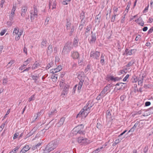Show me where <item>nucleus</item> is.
<instances>
[{"instance_id": "2", "label": "nucleus", "mask_w": 153, "mask_h": 153, "mask_svg": "<svg viewBox=\"0 0 153 153\" xmlns=\"http://www.w3.org/2000/svg\"><path fill=\"white\" fill-rule=\"evenodd\" d=\"M84 126L82 124L79 125L73 129V134L75 135L84 134L85 131L84 129Z\"/></svg>"}, {"instance_id": "33", "label": "nucleus", "mask_w": 153, "mask_h": 153, "mask_svg": "<svg viewBox=\"0 0 153 153\" xmlns=\"http://www.w3.org/2000/svg\"><path fill=\"white\" fill-rule=\"evenodd\" d=\"M137 80H138V79L135 76H133L131 79V81L133 82H136Z\"/></svg>"}, {"instance_id": "24", "label": "nucleus", "mask_w": 153, "mask_h": 153, "mask_svg": "<svg viewBox=\"0 0 153 153\" xmlns=\"http://www.w3.org/2000/svg\"><path fill=\"white\" fill-rule=\"evenodd\" d=\"M124 54L127 55H130L132 54V53L130 50H129L128 49H126L125 51V52L124 53Z\"/></svg>"}, {"instance_id": "7", "label": "nucleus", "mask_w": 153, "mask_h": 153, "mask_svg": "<svg viewBox=\"0 0 153 153\" xmlns=\"http://www.w3.org/2000/svg\"><path fill=\"white\" fill-rule=\"evenodd\" d=\"M34 14H33V11H31L30 12V19L31 20L34 19L35 18H37L38 16V10L36 7L35 6L33 7Z\"/></svg>"}, {"instance_id": "59", "label": "nucleus", "mask_w": 153, "mask_h": 153, "mask_svg": "<svg viewBox=\"0 0 153 153\" xmlns=\"http://www.w3.org/2000/svg\"><path fill=\"white\" fill-rule=\"evenodd\" d=\"M6 30H2L1 32L0 33V34L1 36H3L4 35L5 33L6 32Z\"/></svg>"}, {"instance_id": "32", "label": "nucleus", "mask_w": 153, "mask_h": 153, "mask_svg": "<svg viewBox=\"0 0 153 153\" xmlns=\"http://www.w3.org/2000/svg\"><path fill=\"white\" fill-rule=\"evenodd\" d=\"M111 114L109 109L108 110L106 111V117L109 118L111 117Z\"/></svg>"}, {"instance_id": "57", "label": "nucleus", "mask_w": 153, "mask_h": 153, "mask_svg": "<svg viewBox=\"0 0 153 153\" xmlns=\"http://www.w3.org/2000/svg\"><path fill=\"white\" fill-rule=\"evenodd\" d=\"M148 150V147L147 146H146L144 147L143 149V152L144 153H146L147 151Z\"/></svg>"}, {"instance_id": "29", "label": "nucleus", "mask_w": 153, "mask_h": 153, "mask_svg": "<svg viewBox=\"0 0 153 153\" xmlns=\"http://www.w3.org/2000/svg\"><path fill=\"white\" fill-rule=\"evenodd\" d=\"M101 60L100 62L102 64H104V63L105 60L104 59V56L103 54H102L101 56Z\"/></svg>"}, {"instance_id": "9", "label": "nucleus", "mask_w": 153, "mask_h": 153, "mask_svg": "<svg viewBox=\"0 0 153 153\" xmlns=\"http://www.w3.org/2000/svg\"><path fill=\"white\" fill-rule=\"evenodd\" d=\"M77 142L79 143H88V140L86 138H84L83 137H79L77 138L76 139Z\"/></svg>"}, {"instance_id": "61", "label": "nucleus", "mask_w": 153, "mask_h": 153, "mask_svg": "<svg viewBox=\"0 0 153 153\" xmlns=\"http://www.w3.org/2000/svg\"><path fill=\"white\" fill-rule=\"evenodd\" d=\"M150 104L151 103L149 102H146L145 104V106H149Z\"/></svg>"}, {"instance_id": "23", "label": "nucleus", "mask_w": 153, "mask_h": 153, "mask_svg": "<svg viewBox=\"0 0 153 153\" xmlns=\"http://www.w3.org/2000/svg\"><path fill=\"white\" fill-rule=\"evenodd\" d=\"M105 96L102 94V93L101 92L99 95L97 97L96 99L97 100H99Z\"/></svg>"}, {"instance_id": "15", "label": "nucleus", "mask_w": 153, "mask_h": 153, "mask_svg": "<svg viewBox=\"0 0 153 153\" xmlns=\"http://www.w3.org/2000/svg\"><path fill=\"white\" fill-rule=\"evenodd\" d=\"M71 56L74 59H77L79 57V54L77 52H73L72 53Z\"/></svg>"}, {"instance_id": "4", "label": "nucleus", "mask_w": 153, "mask_h": 153, "mask_svg": "<svg viewBox=\"0 0 153 153\" xmlns=\"http://www.w3.org/2000/svg\"><path fill=\"white\" fill-rule=\"evenodd\" d=\"M22 32L19 31V29L18 28H15L13 30V34L14 35H16V36L15 39L16 41L19 40L20 36L22 35Z\"/></svg>"}, {"instance_id": "31", "label": "nucleus", "mask_w": 153, "mask_h": 153, "mask_svg": "<svg viewBox=\"0 0 153 153\" xmlns=\"http://www.w3.org/2000/svg\"><path fill=\"white\" fill-rule=\"evenodd\" d=\"M57 76L56 74L52 76V78L53 82H55L57 80Z\"/></svg>"}, {"instance_id": "17", "label": "nucleus", "mask_w": 153, "mask_h": 153, "mask_svg": "<svg viewBox=\"0 0 153 153\" xmlns=\"http://www.w3.org/2000/svg\"><path fill=\"white\" fill-rule=\"evenodd\" d=\"M94 105V104L92 101H89L87 103V106H85L87 107L88 108V111H89L90 108H91Z\"/></svg>"}, {"instance_id": "26", "label": "nucleus", "mask_w": 153, "mask_h": 153, "mask_svg": "<svg viewBox=\"0 0 153 153\" xmlns=\"http://www.w3.org/2000/svg\"><path fill=\"white\" fill-rule=\"evenodd\" d=\"M66 84H65V82L63 80L61 81L59 84L60 87L61 88V89L63 88Z\"/></svg>"}, {"instance_id": "1", "label": "nucleus", "mask_w": 153, "mask_h": 153, "mask_svg": "<svg viewBox=\"0 0 153 153\" xmlns=\"http://www.w3.org/2000/svg\"><path fill=\"white\" fill-rule=\"evenodd\" d=\"M59 142V139H55L51 142L45 148L43 153H49L57 147Z\"/></svg>"}, {"instance_id": "55", "label": "nucleus", "mask_w": 153, "mask_h": 153, "mask_svg": "<svg viewBox=\"0 0 153 153\" xmlns=\"http://www.w3.org/2000/svg\"><path fill=\"white\" fill-rule=\"evenodd\" d=\"M97 127L99 129H101V125L100 123H97Z\"/></svg>"}, {"instance_id": "18", "label": "nucleus", "mask_w": 153, "mask_h": 153, "mask_svg": "<svg viewBox=\"0 0 153 153\" xmlns=\"http://www.w3.org/2000/svg\"><path fill=\"white\" fill-rule=\"evenodd\" d=\"M101 17V14L99 13L98 15L96 16L95 17V22L97 24H99L100 22Z\"/></svg>"}, {"instance_id": "5", "label": "nucleus", "mask_w": 153, "mask_h": 153, "mask_svg": "<svg viewBox=\"0 0 153 153\" xmlns=\"http://www.w3.org/2000/svg\"><path fill=\"white\" fill-rule=\"evenodd\" d=\"M89 111H88V108H87V107L85 106L77 114L76 117H80L82 115L84 116V115H85V114H86V115H87Z\"/></svg>"}, {"instance_id": "51", "label": "nucleus", "mask_w": 153, "mask_h": 153, "mask_svg": "<svg viewBox=\"0 0 153 153\" xmlns=\"http://www.w3.org/2000/svg\"><path fill=\"white\" fill-rule=\"evenodd\" d=\"M42 111L38 113L37 114V116H36V118L35 119V120H36L37 119V118L38 117H39L41 115L42 113Z\"/></svg>"}, {"instance_id": "22", "label": "nucleus", "mask_w": 153, "mask_h": 153, "mask_svg": "<svg viewBox=\"0 0 153 153\" xmlns=\"http://www.w3.org/2000/svg\"><path fill=\"white\" fill-rule=\"evenodd\" d=\"M135 22L138 23V24L141 26H143L144 25L143 22L141 19H138L137 20H136Z\"/></svg>"}, {"instance_id": "37", "label": "nucleus", "mask_w": 153, "mask_h": 153, "mask_svg": "<svg viewBox=\"0 0 153 153\" xmlns=\"http://www.w3.org/2000/svg\"><path fill=\"white\" fill-rule=\"evenodd\" d=\"M71 0H65L62 2V4L63 5H67L68 4V2L70 1Z\"/></svg>"}, {"instance_id": "45", "label": "nucleus", "mask_w": 153, "mask_h": 153, "mask_svg": "<svg viewBox=\"0 0 153 153\" xmlns=\"http://www.w3.org/2000/svg\"><path fill=\"white\" fill-rule=\"evenodd\" d=\"M14 62V61L13 60H12L10 61V62L8 63L7 64V65L8 66H12V65L13 64Z\"/></svg>"}, {"instance_id": "62", "label": "nucleus", "mask_w": 153, "mask_h": 153, "mask_svg": "<svg viewBox=\"0 0 153 153\" xmlns=\"http://www.w3.org/2000/svg\"><path fill=\"white\" fill-rule=\"evenodd\" d=\"M135 129V128H134L133 127L131 128V129L128 131V132H133Z\"/></svg>"}, {"instance_id": "21", "label": "nucleus", "mask_w": 153, "mask_h": 153, "mask_svg": "<svg viewBox=\"0 0 153 153\" xmlns=\"http://www.w3.org/2000/svg\"><path fill=\"white\" fill-rule=\"evenodd\" d=\"M56 3L55 1H53V4L51 1L49 2V7L50 8L51 6H52V9H53L55 8H56Z\"/></svg>"}, {"instance_id": "30", "label": "nucleus", "mask_w": 153, "mask_h": 153, "mask_svg": "<svg viewBox=\"0 0 153 153\" xmlns=\"http://www.w3.org/2000/svg\"><path fill=\"white\" fill-rule=\"evenodd\" d=\"M71 23L68 21V20H67V22L66 23V28L67 29H69L71 27Z\"/></svg>"}, {"instance_id": "38", "label": "nucleus", "mask_w": 153, "mask_h": 153, "mask_svg": "<svg viewBox=\"0 0 153 153\" xmlns=\"http://www.w3.org/2000/svg\"><path fill=\"white\" fill-rule=\"evenodd\" d=\"M78 42V41L76 38H74V39L73 44L74 46H76Z\"/></svg>"}, {"instance_id": "10", "label": "nucleus", "mask_w": 153, "mask_h": 153, "mask_svg": "<svg viewBox=\"0 0 153 153\" xmlns=\"http://www.w3.org/2000/svg\"><path fill=\"white\" fill-rule=\"evenodd\" d=\"M96 39L95 33H93L92 31L91 32V38L89 40L90 44H92L95 42Z\"/></svg>"}, {"instance_id": "63", "label": "nucleus", "mask_w": 153, "mask_h": 153, "mask_svg": "<svg viewBox=\"0 0 153 153\" xmlns=\"http://www.w3.org/2000/svg\"><path fill=\"white\" fill-rule=\"evenodd\" d=\"M153 31V27H151L148 31V33L150 34L152 33Z\"/></svg>"}, {"instance_id": "20", "label": "nucleus", "mask_w": 153, "mask_h": 153, "mask_svg": "<svg viewBox=\"0 0 153 153\" xmlns=\"http://www.w3.org/2000/svg\"><path fill=\"white\" fill-rule=\"evenodd\" d=\"M107 78L108 80H111L114 81H118L120 79L118 77L114 78V76H108Z\"/></svg>"}, {"instance_id": "53", "label": "nucleus", "mask_w": 153, "mask_h": 153, "mask_svg": "<svg viewBox=\"0 0 153 153\" xmlns=\"http://www.w3.org/2000/svg\"><path fill=\"white\" fill-rule=\"evenodd\" d=\"M34 67H38L40 66V64L39 63L36 62L34 64Z\"/></svg>"}, {"instance_id": "48", "label": "nucleus", "mask_w": 153, "mask_h": 153, "mask_svg": "<svg viewBox=\"0 0 153 153\" xmlns=\"http://www.w3.org/2000/svg\"><path fill=\"white\" fill-rule=\"evenodd\" d=\"M35 99L34 98V95H32L29 99V102L34 100Z\"/></svg>"}, {"instance_id": "58", "label": "nucleus", "mask_w": 153, "mask_h": 153, "mask_svg": "<svg viewBox=\"0 0 153 153\" xmlns=\"http://www.w3.org/2000/svg\"><path fill=\"white\" fill-rule=\"evenodd\" d=\"M125 97H126V96L125 95H123L121 96L120 97V99L121 100H122V101H123L124 100Z\"/></svg>"}, {"instance_id": "13", "label": "nucleus", "mask_w": 153, "mask_h": 153, "mask_svg": "<svg viewBox=\"0 0 153 153\" xmlns=\"http://www.w3.org/2000/svg\"><path fill=\"white\" fill-rule=\"evenodd\" d=\"M62 69V68H56L51 70L50 72L51 73L54 74L59 71Z\"/></svg>"}, {"instance_id": "25", "label": "nucleus", "mask_w": 153, "mask_h": 153, "mask_svg": "<svg viewBox=\"0 0 153 153\" xmlns=\"http://www.w3.org/2000/svg\"><path fill=\"white\" fill-rule=\"evenodd\" d=\"M47 41L45 40H43L41 44V47L44 48L46 47Z\"/></svg>"}, {"instance_id": "64", "label": "nucleus", "mask_w": 153, "mask_h": 153, "mask_svg": "<svg viewBox=\"0 0 153 153\" xmlns=\"http://www.w3.org/2000/svg\"><path fill=\"white\" fill-rule=\"evenodd\" d=\"M139 124V122H137L134 125V126H133V127L134 128H135V129L136 128V127L138 125V124Z\"/></svg>"}, {"instance_id": "27", "label": "nucleus", "mask_w": 153, "mask_h": 153, "mask_svg": "<svg viewBox=\"0 0 153 153\" xmlns=\"http://www.w3.org/2000/svg\"><path fill=\"white\" fill-rule=\"evenodd\" d=\"M134 60L131 61L129 62L126 65L127 67L134 66L133 64L134 63Z\"/></svg>"}, {"instance_id": "56", "label": "nucleus", "mask_w": 153, "mask_h": 153, "mask_svg": "<svg viewBox=\"0 0 153 153\" xmlns=\"http://www.w3.org/2000/svg\"><path fill=\"white\" fill-rule=\"evenodd\" d=\"M129 76V74H127L126 76L123 79V81H126L127 79L128 78Z\"/></svg>"}, {"instance_id": "34", "label": "nucleus", "mask_w": 153, "mask_h": 153, "mask_svg": "<svg viewBox=\"0 0 153 153\" xmlns=\"http://www.w3.org/2000/svg\"><path fill=\"white\" fill-rule=\"evenodd\" d=\"M122 138L119 137V138L118 139L116 140L114 142V144H117L119 143L122 140Z\"/></svg>"}, {"instance_id": "35", "label": "nucleus", "mask_w": 153, "mask_h": 153, "mask_svg": "<svg viewBox=\"0 0 153 153\" xmlns=\"http://www.w3.org/2000/svg\"><path fill=\"white\" fill-rule=\"evenodd\" d=\"M74 26H72L71 29V30L70 33L69 35L71 36L73 34V33L74 32Z\"/></svg>"}, {"instance_id": "60", "label": "nucleus", "mask_w": 153, "mask_h": 153, "mask_svg": "<svg viewBox=\"0 0 153 153\" xmlns=\"http://www.w3.org/2000/svg\"><path fill=\"white\" fill-rule=\"evenodd\" d=\"M124 83H117L116 84V86H120V87L123 86V84H124Z\"/></svg>"}, {"instance_id": "50", "label": "nucleus", "mask_w": 153, "mask_h": 153, "mask_svg": "<svg viewBox=\"0 0 153 153\" xmlns=\"http://www.w3.org/2000/svg\"><path fill=\"white\" fill-rule=\"evenodd\" d=\"M10 112V109H9L7 112L6 114H5V116L4 117L3 119V120L4 119H5L6 117H7L8 114Z\"/></svg>"}, {"instance_id": "28", "label": "nucleus", "mask_w": 153, "mask_h": 153, "mask_svg": "<svg viewBox=\"0 0 153 153\" xmlns=\"http://www.w3.org/2000/svg\"><path fill=\"white\" fill-rule=\"evenodd\" d=\"M114 15L112 16L111 19V22H114L115 18L116 15H117V13H115V12H113ZM118 15V14H117Z\"/></svg>"}, {"instance_id": "52", "label": "nucleus", "mask_w": 153, "mask_h": 153, "mask_svg": "<svg viewBox=\"0 0 153 153\" xmlns=\"http://www.w3.org/2000/svg\"><path fill=\"white\" fill-rule=\"evenodd\" d=\"M19 135V133H15L13 137V139H15Z\"/></svg>"}, {"instance_id": "19", "label": "nucleus", "mask_w": 153, "mask_h": 153, "mask_svg": "<svg viewBox=\"0 0 153 153\" xmlns=\"http://www.w3.org/2000/svg\"><path fill=\"white\" fill-rule=\"evenodd\" d=\"M53 52L52 46L51 45H50L48 47L47 51V53L48 54H51Z\"/></svg>"}, {"instance_id": "41", "label": "nucleus", "mask_w": 153, "mask_h": 153, "mask_svg": "<svg viewBox=\"0 0 153 153\" xmlns=\"http://www.w3.org/2000/svg\"><path fill=\"white\" fill-rule=\"evenodd\" d=\"M138 85H142L143 82V80H140V78H138Z\"/></svg>"}, {"instance_id": "46", "label": "nucleus", "mask_w": 153, "mask_h": 153, "mask_svg": "<svg viewBox=\"0 0 153 153\" xmlns=\"http://www.w3.org/2000/svg\"><path fill=\"white\" fill-rule=\"evenodd\" d=\"M32 78L33 80H35V82H36V81L38 79V77L36 76L33 75L32 76Z\"/></svg>"}, {"instance_id": "44", "label": "nucleus", "mask_w": 153, "mask_h": 153, "mask_svg": "<svg viewBox=\"0 0 153 153\" xmlns=\"http://www.w3.org/2000/svg\"><path fill=\"white\" fill-rule=\"evenodd\" d=\"M130 4L129 2H128V4L127 6L126 9L125 10V12L126 11V13H127L128 12V10L129 8V6H130Z\"/></svg>"}, {"instance_id": "47", "label": "nucleus", "mask_w": 153, "mask_h": 153, "mask_svg": "<svg viewBox=\"0 0 153 153\" xmlns=\"http://www.w3.org/2000/svg\"><path fill=\"white\" fill-rule=\"evenodd\" d=\"M16 6L13 5V7L11 11V13H12L13 14L15 13V11L16 10Z\"/></svg>"}, {"instance_id": "40", "label": "nucleus", "mask_w": 153, "mask_h": 153, "mask_svg": "<svg viewBox=\"0 0 153 153\" xmlns=\"http://www.w3.org/2000/svg\"><path fill=\"white\" fill-rule=\"evenodd\" d=\"M27 59L26 61L24 62L23 64V66H25L27 65L30 62V59Z\"/></svg>"}, {"instance_id": "6", "label": "nucleus", "mask_w": 153, "mask_h": 153, "mask_svg": "<svg viewBox=\"0 0 153 153\" xmlns=\"http://www.w3.org/2000/svg\"><path fill=\"white\" fill-rule=\"evenodd\" d=\"M112 87L111 84H108L105 86L101 92L105 96V95L111 91Z\"/></svg>"}, {"instance_id": "16", "label": "nucleus", "mask_w": 153, "mask_h": 153, "mask_svg": "<svg viewBox=\"0 0 153 153\" xmlns=\"http://www.w3.org/2000/svg\"><path fill=\"white\" fill-rule=\"evenodd\" d=\"M83 82L81 81H80L78 85H76L74 88V89L75 90L76 88V87L77 86V88L78 90H79L81 89L82 85H83Z\"/></svg>"}, {"instance_id": "12", "label": "nucleus", "mask_w": 153, "mask_h": 153, "mask_svg": "<svg viewBox=\"0 0 153 153\" xmlns=\"http://www.w3.org/2000/svg\"><path fill=\"white\" fill-rule=\"evenodd\" d=\"M65 117H62L59 120V122L56 124V126L58 127H59L62 126L65 121Z\"/></svg>"}, {"instance_id": "8", "label": "nucleus", "mask_w": 153, "mask_h": 153, "mask_svg": "<svg viewBox=\"0 0 153 153\" xmlns=\"http://www.w3.org/2000/svg\"><path fill=\"white\" fill-rule=\"evenodd\" d=\"M100 56V52L98 51H91L90 53V56L94 59H98Z\"/></svg>"}, {"instance_id": "14", "label": "nucleus", "mask_w": 153, "mask_h": 153, "mask_svg": "<svg viewBox=\"0 0 153 153\" xmlns=\"http://www.w3.org/2000/svg\"><path fill=\"white\" fill-rule=\"evenodd\" d=\"M30 148L28 145L25 146L21 150L20 153H25L26 152L28 151L30 149Z\"/></svg>"}, {"instance_id": "54", "label": "nucleus", "mask_w": 153, "mask_h": 153, "mask_svg": "<svg viewBox=\"0 0 153 153\" xmlns=\"http://www.w3.org/2000/svg\"><path fill=\"white\" fill-rule=\"evenodd\" d=\"M127 13H125V14L124 15V17H123V18L121 19V22L122 23H123L124 22V21H125V16L126 15Z\"/></svg>"}, {"instance_id": "42", "label": "nucleus", "mask_w": 153, "mask_h": 153, "mask_svg": "<svg viewBox=\"0 0 153 153\" xmlns=\"http://www.w3.org/2000/svg\"><path fill=\"white\" fill-rule=\"evenodd\" d=\"M15 13L13 14L12 13H11V14L10 16V19L11 21H12L14 17V14Z\"/></svg>"}, {"instance_id": "39", "label": "nucleus", "mask_w": 153, "mask_h": 153, "mask_svg": "<svg viewBox=\"0 0 153 153\" xmlns=\"http://www.w3.org/2000/svg\"><path fill=\"white\" fill-rule=\"evenodd\" d=\"M68 87L69 85L66 84L63 88L64 91H67L68 89Z\"/></svg>"}, {"instance_id": "36", "label": "nucleus", "mask_w": 153, "mask_h": 153, "mask_svg": "<svg viewBox=\"0 0 153 153\" xmlns=\"http://www.w3.org/2000/svg\"><path fill=\"white\" fill-rule=\"evenodd\" d=\"M7 79L6 78H4L3 79V84L4 85H6L7 84Z\"/></svg>"}, {"instance_id": "3", "label": "nucleus", "mask_w": 153, "mask_h": 153, "mask_svg": "<svg viewBox=\"0 0 153 153\" xmlns=\"http://www.w3.org/2000/svg\"><path fill=\"white\" fill-rule=\"evenodd\" d=\"M72 48V45L71 44V43L70 42H68L65 45L62 53L64 54H66L70 51Z\"/></svg>"}, {"instance_id": "11", "label": "nucleus", "mask_w": 153, "mask_h": 153, "mask_svg": "<svg viewBox=\"0 0 153 153\" xmlns=\"http://www.w3.org/2000/svg\"><path fill=\"white\" fill-rule=\"evenodd\" d=\"M27 7L26 6H24L22 7L21 10V15L22 16H24L27 11Z\"/></svg>"}, {"instance_id": "43", "label": "nucleus", "mask_w": 153, "mask_h": 153, "mask_svg": "<svg viewBox=\"0 0 153 153\" xmlns=\"http://www.w3.org/2000/svg\"><path fill=\"white\" fill-rule=\"evenodd\" d=\"M5 123H3L0 127V132L1 131L5 126Z\"/></svg>"}, {"instance_id": "49", "label": "nucleus", "mask_w": 153, "mask_h": 153, "mask_svg": "<svg viewBox=\"0 0 153 153\" xmlns=\"http://www.w3.org/2000/svg\"><path fill=\"white\" fill-rule=\"evenodd\" d=\"M108 13H107L106 15V18L107 19L108 17L109 18L110 17V12L111 11L110 10L109 11H108Z\"/></svg>"}]
</instances>
